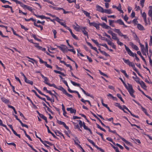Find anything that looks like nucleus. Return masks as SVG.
I'll list each match as a JSON object with an SVG mask.
<instances>
[{
    "label": "nucleus",
    "mask_w": 152,
    "mask_h": 152,
    "mask_svg": "<svg viewBox=\"0 0 152 152\" xmlns=\"http://www.w3.org/2000/svg\"><path fill=\"white\" fill-rule=\"evenodd\" d=\"M119 79L123 83L125 88L127 90L130 95L133 98H135V96L134 94L135 91L133 89L132 85L129 83H127V85L122 78H120Z\"/></svg>",
    "instance_id": "obj_1"
},
{
    "label": "nucleus",
    "mask_w": 152,
    "mask_h": 152,
    "mask_svg": "<svg viewBox=\"0 0 152 152\" xmlns=\"http://www.w3.org/2000/svg\"><path fill=\"white\" fill-rule=\"evenodd\" d=\"M140 47L141 48V52L143 55L146 56V53L148 54V50L147 49H145V48L144 45L140 44Z\"/></svg>",
    "instance_id": "obj_2"
},
{
    "label": "nucleus",
    "mask_w": 152,
    "mask_h": 152,
    "mask_svg": "<svg viewBox=\"0 0 152 152\" xmlns=\"http://www.w3.org/2000/svg\"><path fill=\"white\" fill-rule=\"evenodd\" d=\"M124 46L125 47V49L127 52L128 54L130 56L134 57V56L135 53H133L129 48L126 46V45H124Z\"/></svg>",
    "instance_id": "obj_3"
},
{
    "label": "nucleus",
    "mask_w": 152,
    "mask_h": 152,
    "mask_svg": "<svg viewBox=\"0 0 152 152\" xmlns=\"http://www.w3.org/2000/svg\"><path fill=\"white\" fill-rule=\"evenodd\" d=\"M99 26H100V23H97L95 22H91V23L90 24V26H93L95 27L96 28L97 30H99Z\"/></svg>",
    "instance_id": "obj_4"
},
{
    "label": "nucleus",
    "mask_w": 152,
    "mask_h": 152,
    "mask_svg": "<svg viewBox=\"0 0 152 152\" xmlns=\"http://www.w3.org/2000/svg\"><path fill=\"white\" fill-rule=\"evenodd\" d=\"M115 23H118L119 25H123L124 27L126 28L127 27V26L124 24L123 21L121 19H119L115 21Z\"/></svg>",
    "instance_id": "obj_5"
},
{
    "label": "nucleus",
    "mask_w": 152,
    "mask_h": 152,
    "mask_svg": "<svg viewBox=\"0 0 152 152\" xmlns=\"http://www.w3.org/2000/svg\"><path fill=\"white\" fill-rule=\"evenodd\" d=\"M86 28L85 27H81L80 30H81L82 32L83 33L84 35L88 37V32L86 30Z\"/></svg>",
    "instance_id": "obj_6"
},
{
    "label": "nucleus",
    "mask_w": 152,
    "mask_h": 152,
    "mask_svg": "<svg viewBox=\"0 0 152 152\" xmlns=\"http://www.w3.org/2000/svg\"><path fill=\"white\" fill-rule=\"evenodd\" d=\"M123 107V108L124 109H125L126 110H127L130 113V114L132 116H133V117L136 118H139L138 116L137 115H136L133 114L132 113V112L130 111L126 107L125 105H123V107Z\"/></svg>",
    "instance_id": "obj_7"
},
{
    "label": "nucleus",
    "mask_w": 152,
    "mask_h": 152,
    "mask_svg": "<svg viewBox=\"0 0 152 152\" xmlns=\"http://www.w3.org/2000/svg\"><path fill=\"white\" fill-rule=\"evenodd\" d=\"M76 26L75 25H72V26L74 29L77 31H80L81 26H80L76 23H75Z\"/></svg>",
    "instance_id": "obj_8"
},
{
    "label": "nucleus",
    "mask_w": 152,
    "mask_h": 152,
    "mask_svg": "<svg viewBox=\"0 0 152 152\" xmlns=\"http://www.w3.org/2000/svg\"><path fill=\"white\" fill-rule=\"evenodd\" d=\"M57 47L64 53L65 52L66 48V46L62 45L60 46H57Z\"/></svg>",
    "instance_id": "obj_9"
},
{
    "label": "nucleus",
    "mask_w": 152,
    "mask_h": 152,
    "mask_svg": "<svg viewBox=\"0 0 152 152\" xmlns=\"http://www.w3.org/2000/svg\"><path fill=\"white\" fill-rule=\"evenodd\" d=\"M100 26H101L102 27L106 29H110L111 28L109 26L107 25L105 23H100Z\"/></svg>",
    "instance_id": "obj_10"
},
{
    "label": "nucleus",
    "mask_w": 152,
    "mask_h": 152,
    "mask_svg": "<svg viewBox=\"0 0 152 152\" xmlns=\"http://www.w3.org/2000/svg\"><path fill=\"white\" fill-rule=\"evenodd\" d=\"M118 136L119 137V138L124 142H125V143L127 145H132V143L130 142H129L127 141L126 140H125L124 138L122 137L121 136H120L119 135H118Z\"/></svg>",
    "instance_id": "obj_11"
},
{
    "label": "nucleus",
    "mask_w": 152,
    "mask_h": 152,
    "mask_svg": "<svg viewBox=\"0 0 152 152\" xmlns=\"http://www.w3.org/2000/svg\"><path fill=\"white\" fill-rule=\"evenodd\" d=\"M58 89L61 91L64 94L66 95V91L62 87L59 86H58Z\"/></svg>",
    "instance_id": "obj_12"
},
{
    "label": "nucleus",
    "mask_w": 152,
    "mask_h": 152,
    "mask_svg": "<svg viewBox=\"0 0 152 152\" xmlns=\"http://www.w3.org/2000/svg\"><path fill=\"white\" fill-rule=\"evenodd\" d=\"M96 10L102 13H103L104 9L100 6L99 5H96Z\"/></svg>",
    "instance_id": "obj_13"
},
{
    "label": "nucleus",
    "mask_w": 152,
    "mask_h": 152,
    "mask_svg": "<svg viewBox=\"0 0 152 152\" xmlns=\"http://www.w3.org/2000/svg\"><path fill=\"white\" fill-rule=\"evenodd\" d=\"M137 28L140 30L143 31L145 30L144 27L140 24H137Z\"/></svg>",
    "instance_id": "obj_14"
},
{
    "label": "nucleus",
    "mask_w": 152,
    "mask_h": 152,
    "mask_svg": "<svg viewBox=\"0 0 152 152\" xmlns=\"http://www.w3.org/2000/svg\"><path fill=\"white\" fill-rule=\"evenodd\" d=\"M130 45L135 50H139V48L138 47L137 45L134 44L133 43L130 42Z\"/></svg>",
    "instance_id": "obj_15"
},
{
    "label": "nucleus",
    "mask_w": 152,
    "mask_h": 152,
    "mask_svg": "<svg viewBox=\"0 0 152 152\" xmlns=\"http://www.w3.org/2000/svg\"><path fill=\"white\" fill-rule=\"evenodd\" d=\"M73 140L75 144L79 146V145H80L79 144L80 142L77 137H75L73 139Z\"/></svg>",
    "instance_id": "obj_16"
},
{
    "label": "nucleus",
    "mask_w": 152,
    "mask_h": 152,
    "mask_svg": "<svg viewBox=\"0 0 152 152\" xmlns=\"http://www.w3.org/2000/svg\"><path fill=\"white\" fill-rule=\"evenodd\" d=\"M67 111H70L71 113L75 114L76 110L73 109L72 107L67 108Z\"/></svg>",
    "instance_id": "obj_17"
},
{
    "label": "nucleus",
    "mask_w": 152,
    "mask_h": 152,
    "mask_svg": "<svg viewBox=\"0 0 152 152\" xmlns=\"http://www.w3.org/2000/svg\"><path fill=\"white\" fill-rule=\"evenodd\" d=\"M57 123L59 125H62L66 129V124L64 122L57 120Z\"/></svg>",
    "instance_id": "obj_18"
},
{
    "label": "nucleus",
    "mask_w": 152,
    "mask_h": 152,
    "mask_svg": "<svg viewBox=\"0 0 152 152\" xmlns=\"http://www.w3.org/2000/svg\"><path fill=\"white\" fill-rule=\"evenodd\" d=\"M54 10H62L63 12V13L64 14L66 13V12L64 9L62 8L58 7H54Z\"/></svg>",
    "instance_id": "obj_19"
},
{
    "label": "nucleus",
    "mask_w": 152,
    "mask_h": 152,
    "mask_svg": "<svg viewBox=\"0 0 152 152\" xmlns=\"http://www.w3.org/2000/svg\"><path fill=\"white\" fill-rule=\"evenodd\" d=\"M150 10H149L148 15L151 18H152V7L151 6H150L149 7Z\"/></svg>",
    "instance_id": "obj_20"
},
{
    "label": "nucleus",
    "mask_w": 152,
    "mask_h": 152,
    "mask_svg": "<svg viewBox=\"0 0 152 152\" xmlns=\"http://www.w3.org/2000/svg\"><path fill=\"white\" fill-rule=\"evenodd\" d=\"M87 43L88 45L91 47V49L94 50L97 52H98L97 48L95 47H93V46L90 43L88 42Z\"/></svg>",
    "instance_id": "obj_21"
},
{
    "label": "nucleus",
    "mask_w": 152,
    "mask_h": 152,
    "mask_svg": "<svg viewBox=\"0 0 152 152\" xmlns=\"http://www.w3.org/2000/svg\"><path fill=\"white\" fill-rule=\"evenodd\" d=\"M112 39L114 40L117 41L119 39L117 37V35L116 34L114 33L112 35Z\"/></svg>",
    "instance_id": "obj_22"
},
{
    "label": "nucleus",
    "mask_w": 152,
    "mask_h": 152,
    "mask_svg": "<svg viewBox=\"0 0 152 152\" xmlns=\"http://www.w3.org/2000/svg\"><path fill=\"white\" fill-rule=\"evenodd\" d=\"M24 81L26 83L30 84L31 85H33V82L32 81L29 80L27 79V78H26V79H24Z\"/></svg>",
    "instance_id": "obj_23"
},
{
    "label": "nucleus",
    "mask_w": 152,
    "mask_h": 152,
    "mask_svg": "<svg viewBox=\"0 0 152 152\" xmlns=\"http://www.w3.org/2000/svg\"><path fill=\"white\" fill-rule=\"evenodd\" d=\"M82 12H83L86 15V16L89 18H91V17L90 16V13L85 10H83Z\"/></svg>",
    "instance_id": "obj_24"
},
{
    "label": "nucleus",
    "mask_w": 152,
    "mask_h": 152,
    "mask_svg": "<svg viewBox=\"0 0 152 152\" xmlns=\"http://www.w3.org/2000/svg\"><path fill=\"white\" fill-rule=\"evenodd\" d=\"M1 99L2 102L4 103L7 104L9 102V100L4 97H2L1 98Z\"/></svg>",
    "instance_id": "obj_25"
},
{
    "label": "nucleus",
    "mask_w": 152,
    "mask_h": 152,
    "mask_svg": "<svg viewBox=\"0 0 152 152\" xmlns=\"http://www.w3.org/2000/svg\"><path fill=\"white\" fill-rule=\"evenodd\" d=\"M62 110L63 111V115L65 117L66 116V112L65 110L64 106L63 104H62Z\"/></svg>",
    "instance_id": "obj_26"
},
{
    "label": "nucleus",
    "mask_w": 152,
    "mask_h": 152,
    "mask_svg": "<svg viewBox=\"0 0 152 152\" xmlns=\"http://www.w3.org/2000/svg\"><path fill=\"white\" fill-rule=\"evenodd\" d=\"M141 108L142 110L145 113L146 115L147 116H150V115L148 113L147 111V110L145 109V108L141 106Z\"/></svg>",
    "instance_id": "obj_27"
},
{
    "label": "nucleus",
    "mask_w": 152,
    "mask_h": 152,
    "mask_svg": "<svg viewBox=\"0 0 152 152\" xmlns=\"http://www.w3.org/2000/svg\"><path fill=\"white\" fill-rule=\"evenodd\" d=\"M34 25L38 28H40V29L41 31L43 30V27L41 25L39 24L38 25L37 24L36 22H34Z\"/></svg>",
    "instance_id": "obj_28"
},
{
    "label": "nucleus",
    "mask_w": 152,
    "mask_h": 152,
    "mask_svg": "<svg viewBox=\"0 0 152 152\" xmlns=\"http://www.w3.org/2000/svg\"><path fill=\"white\" fill-rule=\"evenodd\" d=\"M103 12H104L107 14H111L112 13V12L110 9H104V10Z\"/></svg>",
    "instance_id": "obj_29"
},
{
    "label": "nucleus",
    "mask_w": 152,
    "mask_h": 152,
    "mask_svg": "<svg viewBox=\"0 0 152 152\" xmlns=\"http://www.w3.org/2000/svg\"><path fill=\"white\" fill-rule=\"evenodd\" d=\"M139 84L140 85L141 87L142 88H146L147 87L144 82L142 80L141 81L140 83Z\"/></svg>",
    "instance_id": "obj_30"
},
{
    "label": "nucleus",
    "mask_w": 152,
    "mask_h": 152,
    "mask_svg": "<svg viewBox=\"0 0 152 152\" xmlns=\"http://www.w3.org/2000/svg\"><path fill=\"white\" fill-rule=\"evenodd\" d=\"M114 31L116 33H118V35L120 36L121 34L122 33L120 31V30L118 29L115 28L114 30Z\"/></svg>",
    "instance_id": "obj_31"
},
{
    "label": "nucleus",
    "mask_w": 152,
    "mask_h": 152,
    "mask_svg": "<svg viewBox=\"0 0 152 152\" xmlns=\"http://www.w3.org/2000/svg\"><path fill=\"white\" fill-rule=\"evenodd\" d=\"M121 72L124 75L126 78H129V76L127 74L125 70L121 69Z\"/></svg>",
    "instance_id": "obj_32"
},
{
    "label": "nucleus",
    "mask_w": 152,
    "mask_h": 152,
    "mask_svg": "<svg viewBox=\"0 0 152 152\" xmlns=\"http://www.w3.org/2000/svg\"><path fill=\"white\" fill-rule=\"evenodd\" d=\"M55 132L57 136H58L59 135L58 134L61 136H62L64 139V136L62 133L58 131H57L56 132Z\"/></svg>",
    "instance_id": "obj_33"
},
{
    "label": "nucleus",
    "mask_w": 152,
    "mask_h": 152,
    "mask_svg": "<svg viewBox=\"0 0 152 152\" xmlns=\"http://www.w3.org/2000/svg\"><path fill=\"white\" fill-rule=\"evenodd\" d=\"M18 121L20 123V124H21V125L22 126V127H26L27 128H28V126L27 125L23 124L20 119H19L18 120Z\"/></svg>",
    "instance_id": "obj_34"
},
{
    "label": "nucleus",
    "mask_w": 152,
    "mask_h": 152,
    "mask_svg": "<svg viewBox=\"0 0 152 152\" xmlns=\"http://www.w3.org/2000/svg\"><path fill=\"white\" fill-rule=\"evenodd\" d=\"M18 121L20 123V124H21V125L22 126V127H26L27 128H28V126L27 125L23 124L20 119H19L18 120Z\"/></svg>",
    "instance_id": "obj_35"
},
{
    "label": "nucleus",
    "mask_w": 152,
    "mask_h": 152,
    "mask_svg": "<svg viewBox=\"0 0 152 152\" xmlns=\"http://www.w3.org/2000/svg\"><path fill=\"white\" fill-rule=\"evenodd\" d=\"M71 83L73 84V85L75 86L80 87V84L77 83L72 81H71Z\"/></svg>",
    "instance_id": "obj_36"
},
{
    "label": "nucleus",
    "mask_w": 152,
    "mask_h": 152,
    "mask_svg": "<svg viewBox=\"0 0 152 152\" xmlns=\"http://www.w3.org/2000/svg\"><path fill=\"white\" fill-rule=\"evenodd\" d=\"M123 61H124V63L126 64H127L128 65L129 64V63L130 62V61H129V59H126L124 58H123Z\"/></svg>",
    "instance_id": "obj_37"
},
{
    "label": "nucleus",
    "mask_w": 152,
    "mask_h": 152,
    "mask_svg": "<svg viewBox=\"0 0 152 152\" xmlns=\"http://www.w3.org/2000/svg\"><path fill=\"white\" fill-rule=\"evenodd\" d=\"M114 105L115 106L118 107L120 109H122V107L120 105V103L116 102L114 104Z\"/></svg>",
    "instance_id": "obj_38"
},
{
    "label": "nucleus",
    "mask_w": 152,
    "mask_h": 152,
    "mask_svg": "<svg viewBox=\"0 0 152 152\" xmlns=\"http://www.w3.org/2000/svg\"><path fill=\"white\" fill-rule=\"evenodd\" d=\"M15 2L17 4H19L22 7H23L24 4L22 2L19 1L18 0H16V1H15Z\"/></svg>",
    "instance_id": "obj_39"
},
{
    "label": "nucleus",
    "mask_w": 152,
    "mask_h": 152,
    "mask_svg": "<svg viewBox=\"0 0 152 152\" xmlns=\"http://www.w3.org/2000/svg\"><path fill=\"white\" fill-rule=\"evenodd\" d=\"M87 140L91 144L94 146L95 147V146L96 145L95 143L92 140L89 139H87Z\"/></svg>",
    "instance_id": "obj_40"
},
{
    "label": "nucleus",
    "mask_w": 152,
    "mask_h": 152,
    "mask_svg": "<svg viewBox=\"0 0 152 152\" xmlns=\"http://www.w3.org/2000/svg\"><path fill=\"white\" fill-rule=\"evenodd\" d=\"M117 96L122 102L123 103H124V101L122 99L121 95L120 94H117Z\"/></svg>",
    "instance_id": "obj_41"
},
{
    "label": "nucleus",
    "mask_w": 152,
    "mask_h": 152,
    "mask_svg": "<svg viewBox=\"0 0 152 152\" xmlns=\"http://www.w3.org/2000/svg\"><path fill=\"white\" fill-rule=\"evenodd\" d=\"M100 52L103 55H104L106 56H109V55L105 51H102L100 50Z\"/></svg>",
    "instance_id": "obj_42"
},
{
    "label": "nucleus",
    "mask_w": 152,
    "mask_h": 152,
    "mask_svg": "<svg viewBox=\"0 0 152 152\" xmlns=\"http://www.w3.org/2000/svg\"><path fill=\"white\" fill-rule=\"evenodd\" d=\"M96 126H97V127L98 129H99L105 132H106V131L104 129L101 127V126H99L98 124H96Z\"/></svg>",
    "instance_id": "obj_43"
},
{
    "label": "nucleus",
    "mask_w": 152,
    "mask_h": 152,
    "mask_svg": "<svg viewBox=\"0 0 152 152\" xmlns=\"http://www.w3.org/2000/svg\"><path fill=\"white\" fill-rule=\"evenodd\" d=\"M109 25L113 27H114V25L113 24V23L114 22H115V21L114 20H109Z\"/></svg>",
    "instance_id": "obj_44"
},
{
    "label": "nucleus",
    "mask_w": 152,
    "mask_h": 152,
    "mask_svg": "<svg viewBox=\"0 0 152 152\" xmlns=\"http://www.w3.org/2000/svg\"><path fill=\"white\" fill-rule=\"evenodd\" d=\"M59 76L61 78V81L64 83L66 86V81L64 80V78L62 77L61 76L59 75Z\"/></svg>",
    "instance_id": "obj_45"
},
{
    "label": "nucleus",
    "mask_w": 152,
    "mask_h": 152,
    "mask_svg": "<svg viewBox=\"0 0 152 152\" xmlns=\"http://www.w3.org/2000/svg\"><path fill=\"white\" fill-rule=\"evenodd\" d=\"M48 85L50 86H52L55 88L56 89L58 88V86H57L54 84H50V83H48Z\"/></svg>",
    "instance_id": "obj_46"
},
{
    "label": "nucleus",
    "mask_w": 152,
    "mask_h": 152,
    "mask_svg": "<svg viewBox=\"0 0 152 152\" xmlns=\"http://www.w3.org/2000/svg\"><path fill=\"white\" fill-rule=\"evenodd\" d=\"M32 37L36 40L37 41H38L40 42L41 41V40L38 38L36 37V35L35 34H32Z\"/></svg>",
    "instance_id": "obj_47"
},
{
    "label": "nucleus",
    "mask_w": 152,
    "mask_h": 152,
    "mask_svg": "<svg viewBox=\"0 0 152 152\" xmlns=\"http://www.w3.org/2000/svg\"><path fill=\"white\" fill-rule=\"evenodd\" d=\"M44 2H46L50 4H51L55 6L54 4L52 1H50L49 0H43Z\"/></svg>",
    "instance_id": "obj_48"
},
{
    "label": "nucleus",
    "mask_w": 152,
    "mask_h": 152,
    "mask_svg": "<svg viewBox=\"0 0 152 152\" xmlns=\"http://www.w3.org/2000/svg\"><path fill=\"white\" fill-rule=\"evenodd\" d=\"M67 50L72 52L74 54H75L76 53V52L74 50L73 48L72 49H67Z\"/></svg>",
    "instance_id": "obj_49"
},
{
    "label": "nucleus",
    "mask_w": 152,
    "mask_h": 152,
    "mask_svg": "<svg viewBox=\"0 0 152 152\" xmlns=\"http://www.w3.org/2000/svg\"><path fill=\"white\" fill-rule=\"evenodd\" d=\"M120 36L121 37H123L124 39H127L128 40H129V38L126 35H124L122 33L121 34V35Z\"/></svg>",
    "instance_id": "obj_50"
},
{
    "label": "nucleus",
    "mask_w": 152,
    "mask_h": 152,
    "mask_svg": "<svg viewBox=\"0 0 152 152\" xmlns=\"http://www.w3.org/2000/svg\"><path fill=\"white\" fill-rule=\"evenodd\" d=\"M79 124L80 125V127L81 128H82V126H83V123L82 121L80 120H79L78 121Z\"/></svg>",
    "instance_id": "obj_51"
},
{
    "label": "nucleus",
    "mask_w": 152,
    "mask_h": 152,
    "mask_svg": "<svg viewBox=\"0 0 152 152\" xmlns=\"http://www.w3.org/2000/svg\"><path fill=\"white\" fill-rule=\"evenodd\" d=\"M145 1V0H141L140 1V4L141 7H143L144 6V3Z\"/></svg>",
    "instance_id": "obj_52"
},
{
    "label": "nucleus",
    "mask_w": 152,
    "mask_h": 152,
    "mask_svg": "<svg viewBox=\"0 0 152 152\" xmlns=\"http://www.w3.org/2000/svg\"><path fill=\"white\" fill-rule=\"evenodd\" d=\"M92 41L97 46H98L99 45V44L97 40H95L94 39H91Z\"/></svg>",
    "instance_id": "obj_53"
},
{
    "label": "nucleus",
    "mask_w": 152,
    "mask_h": 152,
    "mask_svg": "<svg viewBox=\"0 0 152 152\" xmlns=\"http://www.w3.org/2000/svg\"><path fill=\"white\" fill-rule=\"evenodd\" d=\"M134 80L138 83L139 84L140 83V78L138 77H135Z\"/></svg>",
    "instance_id": "obj_54"
},
{
    "label": "nucleus",
    "mask_w": 152,
    "mask_h": 152,
    "mask_svg": "<svg viewBox=\"0 0 152 152\" xmlns=\"http://www.w3.org/2000/svg\"><path fill=\"white\" fill-rule=\"evenodd\" d=\"M117 43L118 45H119L121 46H122L124 45V44L122 42L119 41V39L117 40Z\"/></svg>",
    "instance_id": "obj_55"
},
{
    "label": "nucleus",
    "mask_w": 152,
    "mask_h": 152,
    "mask_svg": "<svg viewBox=\"0 0 152 152\" xmlns=\"http://www.w3.org/2000/svg\"><path fill=\"white\" fill-rule=\"evenodd\" d=\"M99 73H100V74L101 75H103V76H104L105 77H108V76H107V75L106 74H105L103 72H102L100 70H99Z\"/></svg>",
    "instance_id": "obj_56"
},
{
    "label": "nucleus",
    "mask_w": 152,
    "mask_h": 152,
    "mask_svg": "<svg viewBox=\"0 0 152 152\" xmlns=\"http://www.w3.org/2000/svg\"><path fill=\"white\" fill-rule=\"evenodd\" d=\"M106 41L107 42V44L109 45H111L113 42H112L109 40H108L107 38L105 39Z\"/></svg>",
    "instance_id": "obj_57"
},
{
    "label": "nucleus",
    "mask_w": 152,
    "mask_h": 152,
    "mask_svg": "<svg viewBox=\"0 0 152 152\" xmlns=\"http://www.w3.org/2000/svg\"><path fill=\"white\" fill-rule=\"evenodd\" d=\"M67 1L69 3H74L76 4V0H67Z\"/></svg>",
    "instance_id": "obj_58"
},
{
    "label": "nucleus",
    "mask_w": 152,
    "mask_h": 152,
    "mask_svg": "<svg viewBox=\"0 0 152 152\" xmlns=\"http://www.w3.org/2000/svg\"><path fill=\"white\" fill-rule=\"evenodd\" d=\"M39 50H41L43 51H45L46 50V49L45 48H42V47L39 46V48L38 49Z\"/></svg>",
    "instance_id": "obj_59"
},
{
    "label": "nucleus",
    "mask_w": 152,
    "mask_h": 152,
    "mask_svg": "<svg viewBox=\"0 0 152 152\" xmlns=\"http://www.w3.org/2000/svg\"><path fill=\"white\" fill-rule=\"evenodd\" d=\"M37 57L39 59V62L42 64H44L46 63V61H44L43 60H42L41 58H40L38 56Z\"/></svg>",
    "instance_id": "obj_60"
},
{
    "label": "nucleus",
    "mask_w": 152,
    "mask_h": 152,
    "mask_svg": "<svg viewBox=\"0 0 152 152\" xmlns=\"http://www.w3.org/2000/svg\"><path fill=\"white\" fill-rule=\"evenodd\" d=\"M39 117L42 119H44L46 117L44 115L42 114H41L40 113H39Z\"/></svg>",
    "instance_id": "obj_61"
},
{
    "label": "nucleus",
    "mask_w": 152,
    "mask_h": 152,
    "mask_svg": "<svg viewBox=\"0 0 152 152\" xmlns=\"http://www.w3.org/2000/svg\"><path fill=\"white\" fill-rule=\"evenodd\" d=\"M20 26H21V28L25 30V31H27L28 30V28H27L25 27L23 25H22L20 24Z\"/></svg>",
    "instance_id": "obj_62"
},
{
    "label": "nucleus",
    "mask_w": 152,
    "mask_h": 152,
    "mask_svg": "<svg viewBox=\"0 0 152 152\" xmlns=\"http://www.w3.org/2000/svg\"><path fill=\"white\" fill-rule=\"evenodd\" d=\"M142 16L143 19L146 18V14L145 12H143L142 14Z\"/></svg>",
    "instance_id": "obj_63"
},
{
    "label": "nucleus",
    "mask_w": 152,
    "mask_h": 152,
    "mask_svg": "<svg viewBox=\"0 0 152 152\" xmlns=\"http://www.w3.org/2000/svg\"><path fill=\"white\" fill-rule=\"evenodd\" d=\"M26 9L31 12H32L33 11L32 8L28 6H27Z\"/></svg>",
    "instance_id": "obj_64"
}]
</instances>
